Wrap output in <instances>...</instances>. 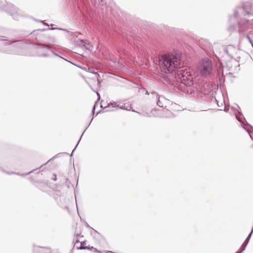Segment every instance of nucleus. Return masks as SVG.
Returning a JSON list of instances; mask_svg holds the SVG:
<instances>
[{
  "mask_svg": "<svg viewBox=\"0 0 253 253\" xmlns=\"http://www.w3.org/2000/svg\"><path fill=\"white\" fill-rule=\"evenodd\" d=\"M178 78L181 82L186 85H190L193 80V78L189 72L186 70L180 69L177 72Z\"/></svg>",
  "mask_w": 253,
  "mask_h": 253,
  "instance_id": "obj_4",
  "label": "nucleus"
},
{
  "mask_svg": "<svg viewBox=\"0 0 253 253\" xmlns=\"http://www.w3.org/2000/svg\"><path fill=\"white\" fill-rule=\"evenodd\" d=\"M180 56L177 54H166L159 57L160 68L165 73L173 71L180 65Z\"/></svg>",
  "mask_w": 253,
  "mask_h": 253,
  "instance_id": "obj_1",
  "label": "nucleus"
},
{
  "mask_svg": "<svg viewBox=\"0 0 253 253\" xmlns=\"http://www.w3.org/2000/svg\"><path fill=\"white\" fill-rule=\"evenodd\" d=\"M231 60H229L226 63L227 67L230 69H232L234 67V66L231 64Z\"/></svg>",
  "mask_w": 253,
  "mask_h": 253,
  "instance_id": "obj_8",
  "label": "nucleus"
},
{
  "mask_svg": "<svg viewBox=\"0 0 253 253\" xmlns=\"http://www.w3.org/2000/svg\"><path fill=\"white\" fill-rule=\"evenodd\" d=\"M212 69V63L211 60L206 58L202 60L198 64L197 73L202 76L210 75Z\"/></svg>",
  "mask_w": 253,
  "mask_h": 253,
  "instance_id": "obj_2",
  "label": "nucleus"
},
{
  "mask_svg": "<svg viewBox=\"0 0 253 253\" xmlns=\"http://www.w3.org/2000/svg\"><path fill=\"white\" fill-rule=\"evenodd\" d=\"M92 235L94 237V238H96V239H99L100 238H101V236L96 231H93L92 232Z\"/></svg>",
  "mask_w": 253,
  "mask_h": 253,
  "instance_id": "obj_6",
  "label": "nucleus"
},
{
  "mask_svg": "<svg viewBox=\"0 0 253 253\" xmlns=\"http://www.w3.org/2000/svg\"><path fill=\"white\" fill-rule=\"evenodd\" d=\"M42 250L41 251L42 253H50L51 249L49 248H42Z\"/></svg>",
  "mask_w": 253,
  "mask_h": 253,
  "instance_id": "obj_7",
  "label": "nucleus"
},
{
  "mask_svg": "<svg viewBox=\"0 0 253 253\" xmlns=\"http://www.w3.org/2000/svg\"><path fill=\"white\" fill-rule=\"evenodd\" d=\"M82 244H83V245H82V246H83L84 247V248H82V249H87L88 250H90L89 248H88V247L86 246V243L85 242H84L83 241H82Z\"/></svg>",
  "mask_w": 253,
  "mask_h": 253,
  "instance_id": "obj_9",
  "label": "nucleus"
},
{
  "mask_svg": "<svg viewBox=\"0 0 253 253\" xmlns=\"http://www.w3.org/2000/svg\"><path fill=\"white\" fill-rule=\"evenodd\" d=\"M76 240L74 244V248L78 250L82 249V248H84L83 246H82V241L79 240V237H83L84 235L80 236V233H77L76 234Z\"/></svg>",
  "mask_w": 253,
  "mask_h": 253,
  "instance_id": "obj_5",
  "label": "nucleus"
},
{
  "mask_svg": "<svg viewBox=\"0 0 253 253\" xmlns=\"http://www.w3.org/2000/svg\"><path fill=\"white\" fill-rule=\"evenodd\" d=\"M90 44L89 43L87 44V46H86V48H90Z\"/></svg>",
  "mask_w": 253,
  "mask_h": 253,
  "instance_id": "obj_11",
  "label": "nucleus"
},
{
  "mask_svg": "<svg viewBox=\"0 0 253 253\" xmlns=\"http://www.w3.org/2000/svg\"><path fill=\"white\" fill-rule=\"evenodd\" d=\"M225 51L229 56L237 62H239L240 61L242 52L238 46L232 44L228 45L225 48Z\"/></svg>",
  "mask_w": 253,
  "mask_h": 253,
  "instance_id": "obj_3",
  "label": "nucleus"
},
{
  "mask_svg": "<svg viewBox=\"0 0 253 253\" xmlns=\"http://www.w3.org/2000/svg\"><path fill=\"white\" fill-rule=\"evenodd\" d=\"M247 38H248V39H249V40L250 42L252 44H253L252 42V40H251V39H250V38L249 36H248V37H247Z\"/></svg>",
  "mask_w": 253,
  "mask_h": 253,
  "instance_id": "obj_10",
  "label": "nucleus"
}]
</instances>
